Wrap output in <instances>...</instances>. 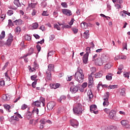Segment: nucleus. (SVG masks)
Returning <instances> with one entry per match:
<instances>
[{"label": "nucleus", "instance_id": "nucleus-1", "mask_svg": "<svg viewBox=\"0 0 130 130\" xmlns=\"http://www.w3.org/2000/svg\"><path fill=\"white\" fill-rule=\"evenodd\" d=\"M75 79L78 83L84 82V73H83V70L81 68H78L77 71L75 74Z\"/></svg>", "mask_w": 130, "mask_h": 130}, {"label": "nucleus", "instance_id": "nucleus-2", "mask_svg": "<svg viewBox=\"0 0 130 130\" xmlns=\"http://www.w3.org/2000/svg\"><path fill=\"white\" fill-rule=\"evenodd\" d=\"M73 112L75 115H80V114H82L83 112V108H82V105L80 104H76L73 107Z\"/></svg>", "mask_w": 130, "mask_h": 130}, {"label": "nucleus", "instance_id": "nucleus-3", "mask_svg": "<svg viewBox=\"0 0 130 130\" xmlns=\"http://www.w3.org/2000/svg\"><path fill=\"white\" fill-rule=\"evenodd\" d=\"M44 106L45 105V99L40 98L39 101H37L32 104V106H37V107H40L41 105Z\"/></svg>", "mask_w": 130, "mask_h": 130}, {"label": "nucleus", "instance_id": "nucleus-4", "mask_svg": "<svg viewBox=\"0 0 130 130\" xmlns=\"http://www.w3.org/2000/svg\"><path fill=\"white\" fill-rule=\"evenodd\" d=\"M109 92H107L104 97H103L104 101L103 102V106L107 107L109 105V102H108V98H109Z\"/></svg>", "mask_w": 130, "mask_h": 130}, {"label": "nucleus", "instance_id": "nucleus-5", "mask_svg": "<svg viewBox=\"0 0 130 130\" xmlns=\"http://www.w3.org/2000/svg\"><path fill=\"white\" fill-rule=\"evenodd\" d=\"M90 111L91 113H94V114H98L99 112L97 109V106L96 105H93L90 106Z\"/></svg>", "mask_w": 130, "mask_h": 130}, {"label": "nucleus", "instance_id": "nucleus-6", "mask_svg": "<svg viewBox=\"0 0 130 130\" xmlns=\"http://www.w3.org/2000/svg\"><path fill=\"white\" fill-rule=\"evenodd\" d=\"M56 104L54 102L52 101V102H50L47 105V109L50 111V110H52V109H53V108H54V106H55Z\"/></svg>", "mask_w": 130, "mask_h": 130}, {"label": "nucleus", "instance_id": "nucleus-7", "mask_svg": "<svg viewBox=\"0 0 130 130\" xmlns=\"http://www.w3.org/2000/svg\"><path fill=\"white\" fill-rule=\"evenodd\" d=\"M78 91H79V85H77V86L73 85L70 87V91L73 94H75L77 93Z\"/></svg>", "mask_w": 130, "mask_h": 130}, {"label": "nucleus", "instance_id": "nucleus-8", "mask_svg": "<svg viewBox=\"0 0 130 130\" xmlns=\"http://www.w3.org/2000/svg\"><path fill=\"white\" fill-rule=\"evenodd\" d=\"M70 124L73 127L77 128L79 126V122L77 120H70Z\"/></svg>", "mask_w": 130, "mask_h": 130}, {"label": "nucleus", "instance_id": "nucleus-9", "mask_svg": "<svg viewBox=\"0 0 130 130\" xmlns=\"http://www.w3.org/2000/svg\"><path fill=\"white\" fill-rule=\"evenodd\" d=\"M39 68V66L36 62V61H35L34 62V67L32 68H30L29 71L31 73H33V72H35L37 69Z\"/></svg>", "mask_w": 130, "mask_h": 130}, {"label": "nucleus", "instance_id": "nucleus-10", "mask_svg": "<svg viewBox=\"0 0 130 130\" xmlns=\"http://www.w3.org/2000/svg\"><path fill=\"white\" fill-rule=\"evenodd\" d=\"M115 116H116V111L112 110L109 113V118H110L111 119H114V118H115Z\"/></svg>", "mask_w": 130, "mask_h": 130}, {"label": "nucleus", "instance_id": "nucleus-11", "mask_svg": "<svg viewBox=\"0 0 130 130\" xmlns=\"http://www.w3.org/2000/svg\"><path fill=\"white\" fill-rule=\"evenodd\" d=\"M62 13L64 14V15H66V16H72L73 15V13H72V11L69 9H62Z\"/></svg>", "mask_w": 130, "mask_h": 130}, {"label": "nucleus", "instance_id": "nucleus-12", "mask_svg": "<svg viewBox=\"0 0 130 130\" xmlns=\"http://www.w3.org/2000/svg\"><path fill=\"white\" fill-rule=\"evenodd\" d=\"M13 35L10 34L9 37L6 42V44L8 46H11V44H12V42H13Z\"/></svg>", "mask_w": 130, "mask_h": 130}, {"label": "nucleus", "instance_id": "nucleus-13", "mask_svg": "<svg viewBox=\"0 0 130 130\" xmlns=\"http://www.w3.org/2000/svg\"><path fill=\"white\" fill-rule=\"evenodd\" d=\"M94 82V80L93 76L92 75H89L88 77V87L90 88V87H92V85L93 83Z\"/></svg>", "mask_w": 130, "mask_h": 130}, {"label": "nucleus", "instance_id": "nucleus-14", "mask_svg": "<svg viewBox=\"0 0 130 130\" xmlns=\"http://www.w3.org/2000/svg\"><path fill=\"white\" fill-rule=\"evenodd\" d=\"M94 62L97 66H102V64H103V61L102 58L100 57L96 59V60L94 61Z\"/></svg>", "mask_w": 130, "mask_h": 130}, {"label": "nucleus", "instance_id": "nucleus-15", "mask_svg": "<svg viewBox=\"0 0 130 130\" xmlns=\"http://www.w3.org/2000/svg\"><path fill=\"white\" fill-rule=\"evenodd\" d=\"M40 128L41 129H42L43 127H44V124L46 123V119L43 118L40 120Z\"/></svg>", "mask_w": 130, "mask_h": 130}, {"label": "nucleus", "instance_id": "nucleus-16", "mask_svg": "<svg viewBox=\"0 0 130 130\" xmlns=\"http://www.w3.org/2000/svg\"><path fill=\"white\" fill-rule=\"evenodd\" d=\"M25 118L26 119H28V120L32 119V118H33V116H32V113H31L30 111L26 112L25 114Z\"/></svg>", "mask_w": 130, "mask_h": 130}, {"label": "nucleus", "instance_id": "nucleus-17", "mask_svg": "<svg viewBox=\"0 0 130 130\" xmlns=\"http://www.w3.org/2000/svg\"><path fill=\"white\" fill-rule=\"evenodd\" d=\"M89 56V54L88 53H85L83 57V62L84 63H85V64H86V63H87L88 62V57Z\"/></svg>", "mask_w": 130, "mask_h": 130}, {"label": "nucleus", "instance_id": "nucleus-18", "mask_svg": "<svg viewBox=\"0 0 130 130\" xmlns=\"http://www.w3.org/2000/svg\"><path fill=\"white\" fill-rule=\"evenodd\" d=\"M54 65L53 64H50L48 66V71L47 72H54Z\"/></svg>", "mask_w": 130, "mask_h": 130}, {"label": "nucleus", "instance_id": "nucleus-19", "mask_svg": "<svg viewBox=\"0 0 130 130\" xmlns=\"http://www.w3.org/2000/svg\"><path fill=\"white\" fill-rule=\"evenodd\" d=\"M102 60H103V62H106L108 61V56L107 55L103 54L102 55Z\"/></svg>", "mask_w": 130, "mask_h": 130}, {"label": "nucleus", "instance_id": "nucleus-20", "mask_svg": "<svg viewBox=\"0 0 130 130\" xmlns=\"http://www.w3.org/2000/svg\"><path fill=\"white\" fill-rule=\"evenodd\" d=\"M46 79H47L49 81H50V80H51V72H50V71H47L46 72Z\"/></svg>", "mask_w": 130, "mask_h": 130}, {"label": "nucleus", "instance_id": "nucleus-21", "mask_svg": "<svg viewBox=\"0 0 130 130\" xmlns=\"http://www.w3.org/2000/svg\"><path fill=\"white\" fill-rule=\"evenodd\" d=\"M87 97L89 98V99H92V98H93V92H92L91 90L87 91Z\"/></svg>", "mask_w": 130, "mask_h": 130}, {"label": "nucleus", "instance_id": "nucleus-22", "mask_svg": "<svg viewBox=\"0 0 130 130\" xmlns=\"http://www.w3.org/2000/svg\"><path fill=\"white\" fill-rule=\"evenodd\" d=\"M32 114H37L38 115L39 113V110L38 109V108L35 107L32 111Z\"/></svg>", "mask_w": 130, "mask_h": 130}, {"label": "nucleus", "instance_id": "nucleus-23", "mask_svg": "<svg viewBox=\"0 0 130 130\" xmlns=\"http://www.w3.org/2000/svg\"><path fill=\"white\" fill-rule=\"evenodd\" d=\"M90 36V34H89V30H86L83 34V37L85 38V39H88Z\"/></svg>", "mask_w": 130, "mask_h": 130}, {"label": "nucleus", "instance_id": "nucleus-24", "mask_svg": "<svg viewBox=\"0 0 130 130\" xmlns=\"http://www.w3.org/2000/svg\"><path fill=\"white\" fill-rule=\"evenodd\" d=\"M2 99L4 101H9L10 100V96L8 94H4L2 96Z\"/></svg>", "mask_w": 130, "mask_h": 130}, {"label": "nucleus", "instance_id": "nucleus-25", "mask_svg": "<svg viewBox=\"0 0 130 130\" xmlns=\"http://www.w3.org/2000/svg\"><path fill=\"white\" fill-rule=\"evenodd\" d=\"M80 25L82 29H87L88 28V23L86 22L81 23Z\"/></svg>", "mask_w": 130, "mask_h": 130}, {"label": "nucleus", "instance_id": "nucleus-26", "mask_svg": "<svg viewBox=\"0 0 130 130\" xmlns=\"http://www.w3.org/2000/svg\"><path fill=\"white\" fill-rule=\"evenodd\" d=\"M126 13H127V11L123 10V11H121L120 12V15L123 18H125V17H126Z\"/></svg>", "mask_w": 130, "mask_h": 130}, {"label": "nucleus", "instance_id": "nucleus-27", "mask_svg": "<svg viewBox=\"0 0 130 130\" xmlns=\"http://www.w3.org/2000/svg\"><path fill=\"white\" fill-rule=\"evenodd\" d=\"M103 76V72L102 71H100L95 74V78H101Z\"/></svg>", "mask_w": 130, "mask_h": 130}, {"label": "nucleus", "instance_id": "nucleus-28", "mask_svg": "<svg viewBox=\"0 0 130 130\" xmlns=\"http://www.w3.org/2000/svg\"><path fill=\"white\" fill-rule=\"evenodd\" d=\"M34 51V50L33 49V48H30L28 50V52L27 54H26L24 56L25 57H27V56H28V55H31V54H32L33 53Z\"/></svg>", "mask_w": 130, "mask_h": 130}, {"label": "nucleus", "instance_id": "nucleus-29", "mask_svg": "<svg viewBox=\"0 0 130 130\" xmlns=\"http://www.w3.org/2000/svg\"><path fill=\"white\" fill-rule=\"evenodd\" d=\"M4 108L8 111V112H11V106L9 105H4Z\"/></svg>", "mask_w": 130, "mask_h": 130}, {"label": "nucleus", "instance_id": "nucleus-30", "mask_svg": "<svg viewBox=\"0 0 130 130\" xmlns=\"http://www.w3.org/2000/svg\"><path fill=\"white\" fill-rule=\"evenodd\" d=\"M67 99V96L65 95H61L60 98L58 99V102H61V101H64Z\"/></svg>", "mask_w": 130, "mask_h": 130}, {"label": "nucleus", "instance_id": "nucleus-31", "mask_svg": "<svg viewBox=\"0 0 130 130\" xmlns=\"http://www.w3.org/2000/svg\"><path fill=\"white\" fill-rule=\"evenodd\" d=\"M106 78L107 79V81H111V80H112V74L109 73L106 76Z\"/></svg>", "mask_w": 130, "mask_h": 130}, {"label": "nucleus", "instance_id": "nucleus-32", "mask_svg": "<svg viewBox=\"0 0 130 130\" xmlns=\"http://www.w3.org/2000/svg\"><path fill=\"white\" fill-rule=\"evenodd\" d=\"M112 67V64L111 63H108L105 66V69L106 70H109V69H111Z\"/></svg>", "mask_w": 130, "mask_h": 130}, {"label": "nucleus", "instance_id": "nucleus-33", "mask_svg": "<svg viewBox=\"0 0 130 130\" xmlns=\"http://www.w3.org/2000/svg\"><path fill=\"white\" fill-rule=\"evenodd\" d=\"M120 95H121V96H125V88H123L121 89L120 91Z\"/></svg>", "mask_w": 130, "mask_h": 130}, {"label": "nucleus", "instance_id": "nucleus-34", "mask_svg": "<svg viewBox=\"0 0 130 130\" xmlns=\"http://www.w3.org/2000/svg\"><path fill=\"white\" fill-rule=\"evenodd\" d=\"M121 123L122 125H123L124 126H125L126 124H128V121L126 120H123L121 121Z\"/></svg>", "mask_w": 130, "mask_h": 130}, {"label": "nucleus", "instance_id": "nucleus-35", "mask_svg": "<svg viewBox=\"0 0 130 130\" xmlns=\"http://www.w3.org/2000/svg\"><path fill=\"white\" fill-rule=\"evenodd\" d=\"M60 84L59 83H55L52 84L53 89H57V88L59 87Z\"/></svg>", "mask_w": 130, "mask_h": 130}, {"label": "nucleus", "instance_id": "nucleus-36", "mask_svg": "<svg viewBox=\"0 0 130 130\" xmlns=\"http://www.w3.org/2000/svg\"><path fill=\"white\" fill-rule=\"evenodd\" d=\"M6 36L5 30H3L1 34L0 35V39H4Z\"/></svg>", "mask_w": 130, "mask_h": 130}, {"label": "nucleus", "instance_id": "nucleus-37", "mask_svg": "<svg viewBox=\"0 0 130 130\" xmlns=\"http://www.w3.org/2000/svg\"><path fill=\"white\" fill-rule=\"evenodd\" d=\"M36 5H37V4L36 3H29L28 4V7L29 8H31V9H34V8H35V7H36Z\"/></svg>", "mask_w": 130, "mask_h": 130}, {"label": "nucleus", "instance_id": "nucleus-38", "mask_svg": "<svg viewBox=\"0 0 130 130\" xmlns=\"http://www.w3.org/2000/svg\"><path fill=\"white\" fill-rule=\"evenodd\" d=\"M14 4L15 5V6H16V7H20L21 6L19 0H14Z\"/></svg>", "mask_w": 130, "mask_h": 130}, {"label": "nucleus", "instance_id": "nucleus-39", "mask_svg": "<svg viewBox=\"0 0 130 130\" xmlns=\"http://www.w3.org/2000/svg\"><path fill=\"white\" fill-rule=\"evenodd\" d=\"M90 71L91 72L90 75L93 76V75H94V73H95V72H96V68H95V67L91 68Z\"/></svg>", "mask_w": 130, "mask_h": 130}, {"label": "nucleus", "instance_id": "nucleus-40", "mask_svg": "<svg viewBox=\"0 0 130 130\" xmlns=\"http://www.w3.org/2000/svg\"><path fill=\"white\" fill-rule=\"evenodd\" d=\"M21 22H22V20L21 19H17L15 21H13V22L14 23V24L15 25H19L20 24V23H21Z\"/></svg>", "mask_w": 130, "mask_h": 130}, {"label": "nucleus", "instance_id": "nucleus-41", "mask_svg": "<svg viewBox=\"0 0 130 130\" xmlns=\"http://www.w3.org/2000/svg\"><path fill=\"white\" fill-rule=\"evenodd\" d=\"M9 121L11 123H14V122H15L16 121L15 120V119L13 116H12L11 118H9Z\"/></svg>", "mask_w": 130, "mask_h": 130}, {"label": "nucleus", "instance_id": "nucleus-42", "mask_svg": "<svg viewBox=\"0 0 130 130\" xmlns=\"http://www.w3.org/2000/svg\"><path fill=\"white\" fill-rule=\"evenodd\" d=\"M122 45H123V50H124V49H126V50H127V44L126 43H123Z\"/></svg>", "mask_w": 130, "mask_h": 130}, {"label": "nucleus", "instance_id": "nucleus-43", "mask_svg": "<svg viewBox=\"0 0 130 130\" xmlns=\"http://www.w3.org/2000/svg\"><path fill=\"white\" fill-rule=\"evenodd\" d=\"M15 32L16 33H20V32H21V27H20L19 26H17L15 29Z\"/></svg>", "mask_w": 130, "mask_h": 130}, {"label": "nucleus", "instance_id": "nucleus-44", "mask_svg": "<svg viewBox=\"0 0 130 130\" xmlns=\"http://www.w3.org/2000/svg\"><path fill=\"white\" fill-rule=\"evenodd\" d=\"M8 26H10V27H13L14 26V23H13V21H12V20L9 19L8 20Z\"/></svg>", "mask_w": 130, "mask_h": 130}, {"label": "nucleus", "instance_id": "nucleus-45", "mask_svg": "<svg viewBox=\"0 0 130 130\" xmlns=\"http://www.w3.org/2000/svg\"><path fill=\"white\" fill-rule=\"evenodd\" d=\"M5 76L7 81H11V78L9 76V75L8 74V72H6L5 73Z\"/></svg>", "mask_w": 130, "mask_h": 130}, {"label": "nucleus", "instance_id": "nucleus-46", "mask_svg": "<svg viewBox=\"0 0 130 130\" xmlns=\"http://www.w3.org/2000/svg\"><path fill=\"white\" fill-rule=\"evenodd\" d=\"M39 24L38 23H35L32 24V28L34 29H37L38 28Z\"/></svg>", "mask_w": 130, "mask_h": 130}, {"label": "nucleus", "instance_id": "nucleus-47", "mask_svg": "<svg viewBox=\"0 0 130 130\" xmlns=\"http://www.w3.org/2000/svg\"><path fill=\"white\" fill-rule=\"evenodd\" d=\"M123 76L124 77V78H127V79H128V78L129 77V73L125 72L124 73Z\"/></svg>", "mask_w": 130, "mask_h": 130}, {"label": "nucleus", "instance_id": "nucleus-48", "mask_svg": "<svg viewBox=\"0 0 130 130\" xmlns=\"http://www.w3.org/2000/svg\"><path fill=\"white\" fill-rule=\"evenodd\" d=\"M25 40H27L28 41H30L31 40V37L28 35H26L25 36Z\"/></svg>", "mask_w": 130, "mask_h": 130}, {"label": "nucleus", "instance_id": "nucleus-49", "mask_svg": "<svg viewBox=\"0 0 130 130\" xmlns=\"http://www.w3.org/2000/svg\"><path fill=\"white\" fill-rule=\"evenodd\" d=\"M61 6H62L63 8H68V4H67V3L66 2H62L61 4Z\"/></svg>", "mask_w": 130, "mask_h": 130}, {"label": "nucleus", "instance_id": "nucleus-50", "mask_svg": "<svg viewBox=\"0 0 130 130\" xmlns=\"http://www.w3.org/2000/svg\"><path fill=\"white\" fill-rule=\"evenodd\" d=\"M41 7H42V8H45V7L47 6V4L46 3V2H44L41 4Z\"/></svg>", "mask_w": 130, "mask_h": 130}, {"label": "nucleus", "instance_id": "nucleus-51", "mask_svg": "<svg viewBox=\"0 0 130 130\" xmlns=\"http://www.w3.org/2000/svg\"><path fill=\"white\" fill-rule=\"evenodd\" d=\"M27 107H28V106H27V105L23 104L21 106V109H22V110H25V109H26V108H27Z\"/></svg>", "mask_w": 130, "mask_h": 130}, {"label": "nucleus", "instance_id": "nucleus-52", "mask_svg": "<svg viewBox=\"0 0 130 130\" xmlns=\"http://www.w3.org/2000/svg\"><path fill=\"white\" fill-rule=\"evenodd\" d=\"M7 14H8V16H12V15H13V14H14V12H13L12 10H8L7 12Z\"/></svg>", "mask_w": 130, "mask_h": 130}, {"label": "nucleus", "instance_id": "nucleus-53", "mask_svg": "<svg viewBox=\"0 0 130 130\" xmlns=\"http://www.w3.org/2000/svg\"><path fill=\"white\" fill-rule=\"evenodd\" d=\"M8 66H9V62H7L5 63L4 67L2 68V71H4V70H6V68L8 67Z\"/></svg>", "mask_w": 130, "mask_h": 130}, {"label": "nucleus", "instance_id": "nucleus-54", "mask_svg": "<svg viewBox=\"0 0 130 130\" xmlns=\"http://www.w3.org/2000/svg\"><path fill=\"white\" fill-rule=\"evenodd\" d=\"M13 117H14V120H15V121H19V119L17 115H14L13 116Z\"/></svg>", "mask_w": 130, "mask_h": 130}, {"label": "nucleus", "instance_id": "nucleus-55", "mask_svg": "<svg viewBox=\"0 0 130 130\" xmlns=\"http://www.w3.org/2000/svg\"><path fill=\"white\" fill-rule=\"evenodd\" d=\"M54 28H56V29H57V30H60V27H59V25H58L57 24H55L54 25Z\"/></svg>", "mask_w": 130, "mask_h": 130}, {"label": "nucleus", "instance_id": "nucleus-56", "mask_svg": "<svg viewBox=\"0 0 130 130\" xmlns=\"http://www.w3.org/2000/svg\"><path fill=\"white\" fill-rule=\"evenodd\" d=\"M62 28H66V29H70V28H71V25H64L63 26H62Z\"/></svg>", "mask_w": 130, "mask_h": 130}, {"label": "nucleus", "instance_id": "nucleus-57", "mask_svg": "<svg viewBox=\"0 0 130 130\" xmlns=\"http://www.w3.org/2000/svg\"><path fill=\"white\" fill-rule=\"evenodd\" d=\"M91 52V49L90 48V47H87L86 48V53H88V55H89V53H90Z\"/></svg>", "mask_w": 130, "mask_h": 130}, {"label": "nucleus", "instance_id": "nucleus-58", "mask_svg": "<svg viewBox=\"0 0 130 130\" xmlns=\"http://www.w3.org/2000/svg\"><path fill=\"white\" fill-rule=\"evenodd\" d=\"M72 31L75 33V34H77V33H78V28L74 27L72 28Z\"/></svg>", "mask_w": 130, "mask_h": 130}, {"label": "nucleus", "instance_id": "nucleus-59", "mask_svg": "<svg viewBox=\"0 0 130 130\" xmlns=\"http://www.w3.org/2000/svg\"><path fill=\"white\" fill-rule=\"evenodd\" d=\"M36 47H37V49L38 50V51L39 52H40V50H41V46H40V45H39V44H38L37 46H36Z\"/></svg>", "mask_w": 130, "mask_h": 130}, {"label": "nucleus", "instance_id": "nucleus-60", "mask_svg": "<svg viewBox=\"0 0 130 130\" xmlns=\"http://www.w3.org/2000/svg\"><path fill=\"white\" fill-rule=\"evenodd\" d=\"M53 16L55 18H57V17L58 16V13L57 11H54L53 12Z\"/></svg>", "mask_w": 130, "mask_h": 130}, {"label": "nucleus", "instance_id": "nucleus-61", "mask_svg": "<svg viewBox=\"0 0 130 130\" xmlns=\"http://www.w3.org/2000/svg\"><path fill=\"white\" fill-rule=\"evenodd\" d=\"M126 58V56L124 55H120V59H125Z\"/></svg>", "mask_w": 130, "mask_h": 130}, {"label": "nucleus", "instance_id": "nucleus-62", "mask_svg": "<svg viewBox=\"0 0 130 130\" xmlns=\"http://www.w3.org/2000/svg\"><path fill=\"white\" fill-rule=\"evenodd\" d=\"M87 86H88V83L87 82H84L82 85V88H86Z\"/></svg>", "mask_w": 130, "mask_h": 130}, {"label": "nucleus", "instance_id": "nucleus-63", "mask_svg": "<svg viewBox=\"0 0 130 130\" xmlns=\"http://www.w3.org/2000/svg\"><path fill=\"white\" fill-rule=\"evenodd\" d=\"M42 16H49V14H48V13H47V11H43V13H42Z\"/></svg>", "mask_w": 130, "mask_h": 130}, {"label": "nucleus", "instance_id": "nucleus-64", "mask_svg": "<svg viewBox=\"0 0 130 130\" xmlns=\"http://www.w3.org/2000/svg\"><path fill=\"white\" fill-rule=\"evenodd\" d=\"M0 86H5V81L4 80L0 81Z\"/></svg>", "mask_w": 130, "mask_h": 130}]
</instances>
